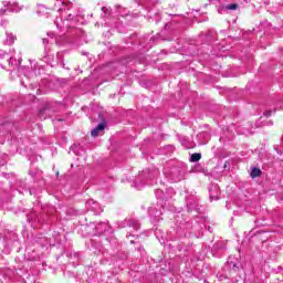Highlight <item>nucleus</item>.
Wrapping results in <instances>:
<instances>
[{
	"label": "nucleus",
	"mask_w": 283,
	"mask_h": 283,
	"mask_svg": "<svg viewBox=\"0 0 283 283\" xmlns=\"http://www.w3.org/2000/svg\"><path fill=\"white\" fill-rule=\"evenodd\" d=\"M104 129L105 123H101L91 132V136H93V138H96V136H98V134H101V132H103Z\"/></svg>",
	"instance_id": "obj_1"
},
{
	"label": "nucleus",
	"mask_w": 283,
	"mask_h": 283,
	"mask_svg": "<svg viewBox=\"0 0 283 283\" xmlns=\"http://www.w3.org/2000/svg\"><path fill=\"white\" fill-rule=\"evenodd\" d=\"M220 198V188L214 186L210 189V200H218Z\"/></svg>",
	"instance_id": "obj_2"
},
{
	"label": "nucleus",
	"mask_w": 283,
	"mask_h": 283,
	"mask_svg": "<svg viewBox=\"0 0 283 283\" xmlns=\"http://www.w3.org/2000/svg\"><path fill=\"white\" fill-rule=\"evenodd\" d=\"M262 176V170L260 168H253L251 171V178H260Z\"/></svg>",
	"instance_id": "obj_3"
},
{
	"label": "nucleus",
	"mask_w": 283,
	"mask_h": 283,
	"mask_svg": "<svg viewBox=\"0 0 283 283\" xmlns=\"http://www.w3.org/2000/svg\"><path fill=\"white\" fill-rule=\"evenodd\" d=\"M202 158V155L200 153H195L190 157V163H198Z\"/></svg>",
	"instance_id": "obj_4"
},
{
	"label": "nucleus",
	"mask_w": 283,
	"mask_h": 283,
	"mask_svg": "<svg viewBox=\"0 0 283 283\" xmlns=\"http://www.w3.org/2000/svg\"><path fill=\"white\" fill-rule=\"evenodd\" d=\"M226 10H238V4L233 3V4H228L226 7Z\"/></svg>",
	"instance_id": "obj_5"
},
{
	"label": "nucleus",
	"mask_w": 283,
	"mask_h": 283,
	"mask_svg": "<svg viewBox=\"0 0 283 283\" xmlns=\"http://www.w3.org/2000/svg\"><path fill=\"white\" fill-rule=\"evenodd\" d=\"M48 109H50V105L46 104L44 108L40 109V114H44Z\"/></svg>",
	"instance_id": "obj_6"
},
{
	"label": "nucleus",
	"mask_w": 283,
	"mask_h": 283,
	"mask_svg": "<svg viewBox=\"0 0 283 283\" xmlns=\"http://www.w3.org/2000/svg\"><path fill=\"white\" fill-rule=\"evenodd\" d=\"M264 116H268V117L271 116V111H265Z\"/></svg>",
	"instance_id": "obj_7"
},
{
	"label": "nucleus",
	"mask_w": 283,
	"mask_h": 283,
	"mask_svg": "<svg viewBox=\"0 0 283 283\" xmlns=\"http://www.w3.org/2000/svg\"><path fill=\"white\" fill-rule=\"evenodd\" d=\"M10 43H14V40H10Z\"/></svg>",
	"instance_id": "obj_8"
},
{
	"label": "nucleus",
	"mask_w": 283,
	"mask_h": 283,
	"mask_svg": "<svg viewBox=\"0 0 283 283\" xmlns=\"http://www.w3.org/2000/svg\"><path fill=\"white\" fill-rule=\"evenodd\" d=\"M235 266H237V265H235V264H233V269H235Z\"/></svg>",
	"instance_id": "obj_9"
}]
</instances>
